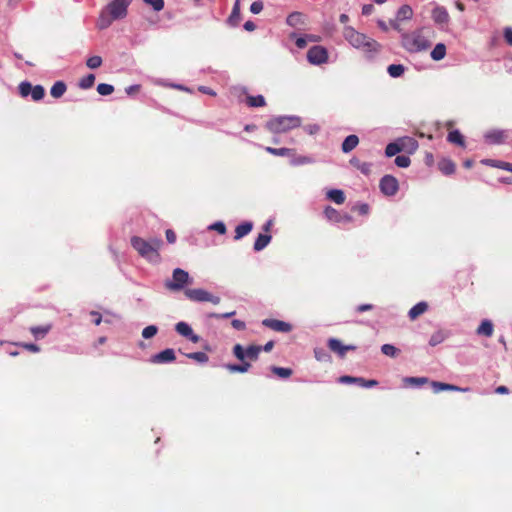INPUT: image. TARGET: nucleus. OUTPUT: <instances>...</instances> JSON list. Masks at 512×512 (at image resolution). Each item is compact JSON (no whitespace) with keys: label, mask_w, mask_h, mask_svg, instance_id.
Instances as JSON below:
<instances>
[{"label":"nucleus","mask_w":512,"mask_h":512,"mask_svg":"<svg viewBox=\"0 0 512 512\" xmlns=\"http://www.w3.org/2000/svg\"><path fill=\"white\" fill-rule=\"evenodd\" d=\"M132 0H113L101 11L97 21L99 29L108 28L113 21L124 19Z\"/></svg>","instance_id":"f257e3e1"},{"label":"nucleus","mask_w":512,"mask_h":512,"mask_svg":"<svg viewBox=\"0 0 512 512\" xmlns=\"http://www.w3.org/2000/svg\"><path fill=\"white\" fill-rule=\"evenodd\" d=\"M163 244L160 238H151L145 240L138 236L131 238L132 247L139 253L143 258L149 261H156L159 258V250Z\"/></svg>","instance_id":"f03ea898"},{"label":"nucleus","mask_w":512,"mask_h":512,"mask_svg":"<svg viewBox=\"0 0 512 512\" xmlns=\"http://www.w3.org/2000/svg\"><path fill=\"white\" fill-rule=\"evenodd\" d=\"M402 46L410 53H417L427 50L431 46L429 37L425 35L424 29L402 35Z\"/></svg>","instance_id":"7ed1b4c3"},{"label":"nucleus","mask_w":512,"mask_h":512,"mask_svg":"<svg viewBox=\"0 0 512 512\" xmlns=\"http://www.w3.org/2000/svg\"><path fill=\"white\" fill-rule=\"evenodd\" d=\"M301 125V119L296 116H278L266 123V128L275 134L286 133Z\"/></svg>","instance_id":"20e7f679"},{"label":"nucleus","mask_w":512,"mask_h":512,"mask_svg":"<svg viewBox=\"0 0 512 512\" xmlns=\"http://www.w3.org/2000/svg\"><path fill=\"white\" fill-rule=\"evenodd\" d=\"M354 48L361 50L367 57L372 58L381 50V45L365 34L354 33Z\"/></svg>","instance_id":"39448f33"},{"label":"nucleus","mask_w":512,"mask_h":512,"mask_svg":"<svg viewBox=\"0 0 512 512\" xmlns=\"http://www.w3.org/2000/svg\"><path fill=\"white\" fill-rule=\"evenodd\" d=\"M261 351L262 346L260 345H249L247 348H244L241 344H235L232 350L233 355L240 362L258 360Z\"/></svg>","instance_id":"423d86ee"},{"label":"nucleus","mask_w":512,"mask_h":512,"mask_svg":"<svg viewBox=\"0 0 512 512\" xmlns=\"http://www.w3.org/2000/svg\"><path fill=\"white\" fill-rule=\"evenodd\" d=\"M189 282V274L181 268L173 271L172 280L165 281V287L170 291H179Z\"/></svg>","instance_id":"0eeeda50"},{"label":"nucleus","mask_w":512,"mask_h":512,"mask_svg":"<svg viewBox=\"0 0 512 512\" xmlns=\"http://www.w3.org/2000/svg\"><path fill=\"white\" fill-rule=\"evenodd\" d=\"M18 89L21 97L25 98L31 95L34 101H40L45 96V89L42 85L32 86L28 81L21 82Z\"/></svg>","instance_id":"6e6552de"},{"label":"nucleus","mask_w":512,"mask_h":512,"mask_svg":"<svg viewBox=\"0 0 512 512\" xmlns=\"http://www.w3.org/2000/svg\"><path fill=\"white\" fill-rule=\"evenodd\" d=\"M185 296L194 302H211L215 305L220 303V298L214 296L204 289H186Z\"/></svg>","instance_id":"1a4fd4ad"},{"label":"nucleus","mask_w":512,"mask_h":512,"mask_svg":"<svg viewBox=\"0 0 512 512\" xmlns=\"http://www.w3.org/2000/svg\"><path fill=\"white\" fill-rule=\"evenodd\" d=\"M409 146L412 149H416L418 147V143L413 138H402L396 142L389 143L386 146L385 154L387 157L395 156L397 153L404 150L405 147Z\"/></svg>","instance_id":"9d476101"},{"label":"nucleus","mask_w":512,"mask_h":512,"mask_svg":"<svg viewBox=\"0 0 512 512\" xmlns=\"http://www.w3.org/2000/svg\"><path fill=\"white\" fill-rule=\"evenodd\" d=\"M381 192L386 196H394L399 189L398 180L392 175H385L379 183Z\"/></svg>","instance_id":"9b49d317"},{"label":"nucleus","mask_w":512,"mask_h":512,"mask_svg":"<svg viewBox=\"0 0 512 512\" xmlns=\"http://www.w3.org/2000/svg\"><path fill=\"white\" fill-rule=\"evenodd\" d=\"M307 59L310 63L320 65L328 59L327 50L322 46H313L307 52Z\"/></svg>","instance_id":"f8f14e48"},{"label":"nucleus","mask_w":512,"mask_h":512,"mask_svg":"<svg viewBox=\"0 0 512 512\" xmlns=\"http://www.w3.org/2000/svg\"><path fill=\"white\" fill-rule=\"evenodd\" d=\"M262 324L277 332L288 333L292 330V325L277 319H264Z\"/></svg>","instance_id":"ddd939ff"},{"label":"nucleus","mask_w":512,"mask_h":512,"mask_svg":"<svg viewBox=\"0 0 512 512\" xmlns=\"http://www.w3.org/2000/svg\"><path fill=\"white\" fill-rule=\"evenodd\" d=\"M176 359L175 352L171 348H167L155 355H153L150 359L152 363L160 364V363H170Z\"/></svg>","instance_id":"4468645a"},{"label":"nucleus","mask_w":512,"mask_h":512,"mask_svg":"<svg viewBox=\"0 0 512 512\" xmlns=\"http://www.w3.org/2000/svg\"><path fill=\"white\" fill-rule=\"evenodd\" d=\"M484 138L489 144H502L506 139V133L503 130L493 129L486 132Z\"/></svg>","instance_id":"2eb2a0df"},{"label":"nucleus","mask_w":512,"mask_h":512,"mask_svg":"<svg viewBox=\"0 0 512 512\" xmlns=\"http://www.w3.org/2000/svg\"><path fill=\"white\" fill-rule=\"evenodd\" d=\"M431 387L434 393H439L441 391H460V392H467L470 389L469 388H461L459 386L443 383L439 381H432Z\"/></svg>","instance_id":"dca6fc26"},{"label":"nucleus","mask_w":512,"mask_h":512,"mask_svg":"<svg viewBox=\"0 0 512 512\" xmlns=\"http://www.w3.org/2000/svg\"><path fill=\"white\" fill-rule=\"evenodd\" d=\"M324 215L327 220L335 223H340L342 221H349V217L346 215H342L336 209L331 206H326L324 209Z\"/></svg>","instance_id":"f3484780"},{"label":"nucleus","mask_w":512,"mask_h":512,"mask_svg":"<svg viewBox=\"0 0 512 512\" xmlns=\"http://www.w3.org/2000/svg\"><path fill=\"white\" fill-rule=\"evenodd\" d=\"M328 347L332 352L338 354L341 357H343L350 349H352V346L343 345L339 340L334 338L329 339Z\"/></svg>","instance_id":"a211bd4d"},{"label":"nucleus","mask_w":512,"mask_h":512,"mask_svg":"<svg viewBox=\"0 0 512 512\" xmlns=\"http://www.w3.org/2000/svg\"><path fill=\"white\" fill-rule=\"evenodd\" d=\"M433 21L437 24H446L449 21V14L444 7L438 6L432 10Z\"/></svg>","instance_id":"6ab92c4d"},{"label":"nucleus","mask_w":512,"mask_h":512,"mask_svg":"<svg viewBox=\"0 0 512 512\" xmlns=\"http://www.w3.org/2000/svg\"><path fill=\"white\" fill-rule=\"evenodd\" d=\"M253 228L252 222H243L235 228L234 240H239L248 235Z\"/></svg>","instance_id":"aec40b11"},{"label":"nucleus","mask_w":512,"mask_h":512,"mask_svg":"<svg viewBox=\"0 0 512 512\" xmlns=\"http://www.w3.org/2000/svg\"><path fill=\"white\" fill-rule=\"evenodd\" d=\"M494 326L490 320H483L478 326L476 333L481 336L491 337L493 335Z\"/></svg>","instance_id":"412c9836"},{"label":"nucleus","mask_w":512,"mask_h":512,"mask_svg":"<svg viewBox=\"0 0 512 512\" xmlns=\"http://www.w3.org/2000/svg\"><path fill=\"white\" fill-rule=\"evenodd\" d=\"M326 197L328 200L336 204H343L346 199L344 192L340 189H331L327 191Z\"/></svg>","instance_id":"4be33fe9"},{"label":"nucleus","mask_w":512,"mask_h":512,"mask_svg":"<svg viewBox=\"0 0 512 512\" xmlns=\"http://www.w3.org/2000/svg\"><path fill=\"white\" fill-rule=\"evenodd\" d=\"M428 309V304L426 302H419L417 303L416 305H414L410 310H409V318L411 320H415L416 318H418L420 315H422L423 313H425Z\"/></svg>","instance_id":"5701e85b"},{"label":"nucleus","mask_w":512,"mask_h":512,"mask_svg":"<svg viewBox=\"0 0 512 512\" xmlns=\"http://www.w3.org/2000/svg\"><path fill=\"white\" fill-rule=\"evenodd\" d=\"M241 14H240V0H236L232 9V12L228 18V23L231 26H237L240 23Z\"/></svg>","instance_id":"b1692460"},{"label":"nucleus","mask_w":512,"mask_h":512,"mask_svg":"<svg viewBox=\"0 0 512 512\" xmlns=\"http://www.w3.org/2000/svg\"><path fill=\"white\" fill-rule=\"evenodd\" d=\"M67 90V85L63 81H56L50 89V95L58 99L62 97Z\"/></svg>","instance_id":"393cba45"},{"label":"nucleus","mask_w":512,"mask_h":512,"mask_svg":"<svg viewBox=\"0 0 512 512\" xmlns=\"http://www.w3.org/2000/svg\"><path fill=\"white\" fill-rule=\"evenodd\" d=\"M439 170L445 175H451L455 172V163L450 159H442L438 162Z\"/></svg>","instance_id":"a878e982"},{"label":"nucleus","mask_w":512,"mask_h":512,"mask_svg":"<svg viewBox=\"0 0 512 512\" xmlns=\"http://www.w3.org/2000/svg\"><path fill=\"white\" fill-rule=\"evenodd\" d=\"M251 363L249 361L241 362V364H227L226 369L231 373H246L250 370Z\"/></svg>","instance_id":"bb28decb"},{"label":"nucleus","mask_w":512,"mask_h":512,"mask_svg":"<svg viewBox=\"0 0 512 512\" xmlns=\"http://www.w3.org/2000/svg\"><path fill=\"white\" fill-rule=\"evenodd\" d=\"M51 330V325H41V326H33L30 328V332L35 337V339L44 338L48 332Z\"/></svg>","instance_id":"cd10ccee"},{"label":"nucleus","mask_w":512,"mask_h":512,"mask_svg":"<svg viewBox=\"0 0 512 512\" xmlns=\"http://www.w3.org/2000/svg\"><path fill=\"white\" fill-rule=\"evenodd\" d=\"M271 241V236L268 234H259L256 238L253 248L255 251L263 250Z\"/></svg>","instance_id":"c85d7f7f"},{"label":"nucleus","mask_w":512,"mask_h":512,"mask_svg":"<svg viewBox=\"0 0 512 512\" xmlns=\"http://www.w3.org/2000/svg\"><path fill=\"white\" fill-rule=\"evenodd\" d=\"M430 55L434 61L442 60L446 56V46L443 43L436 44Z\"/></svg>","instance_id":"c756f323"},{"label":"nucleus","mask_w":512,"mask_h":512,"mask_svg":"<svg viewBox=\"0 0 512 512\" xmlns=\"http://www.w3.org/2000/svg\"><path fill=\"white\" fill-rule=\"evenodd\" d=\"M246 104L249 107H263L266 105L265 98L262 95L257 96H247Z\"/></svg>","instance_id":"7c9ffc66"},{"label":"nucleus","mask_w":512,"mask_h":512,"mask_svg":"<svg viewBox=\"0 0 512 512\" xmlns=\"http://www.w3.org/2000/svg\"><path fill=\"white\" fill-rule=\"evenodd\" d=\"M447 140L462 147L465 145L464 137L458 130L449 132Z\"/></svg>","instance_id":"2f4dec72"},{"label":"nucleus","mask_w":512,"mask_h":512,"mask_svg":"<svg viewBox=\"0 0 512 512\" xmlns=\"http://www.w3.org/2000/svg\"><path fill=\"white\" fill-rule=\"evenodd\" d=\"M404 71L405 67L402 64H391L387 68L388 74L393 78L402 76Z\"/></svg>","instance_id":"473e14b6"},{"label":"nucleus","mask_w":512,"mask_h":512,"mask_svg":"<svg viewBox=\"0 0 512 512\" xmlns=\"http://www.w3.org/2000/svg\"><path fill=\"white\" fill-rule=\"evenodd\" d=\"M413 15L412 8L408 5H403L399 8L397 12V18L399 20H407L410 19Z\"/></svg>","instance_id":"72a5a7b5"},{"label":"nucleus","mask_w":512,"mask_h":512,"mask_svg":"<svg viewBox=\"0 0 512 512\" xmlns=\"http://www.w3.org/2000/svg\"><path fill=\"white\" fill-rule=\"evenodd\" d=\"M287 23L290 26H297L303 24V14L300 12H293L287 17Z\"/></svg>","instance_id":"f704fd0d"},{"label":"nucleus","mask_w":512,"mask_h":512,"mask_svg":"<svg viewBox=\"0 0 512 512\" xmlns=\"http://www.w3.org/2000/svg\"><path fill=\"white\" fill-rule=\"evenodd\" d=\"M175 330L182 336L188 337L193 331L192 328L186 322H178L175 326Z\"/></svg>","instance_id":"c9c22d12"},{"label":"nucleus","mask_w":512,"mask_h":512,"mask_svg":"<svg viewBox=\"0 0 512 512\" xmlns=\"http://www.w3.org/2000/svg\"><path fill=\"white\" fill-rule=\"evenodd\" d=\"M265 150L274 155V156H290L292 155V150L289 148H272L266 147Z\"/></svg>","instance_id":"e433bc0d"},{"label":"nucleus","mask_w":512,"mask_h":512,"mask_svg":"<svg viewBox=\"0 0 512 512\" xmlns=\"http://www.w3.org/2000/svg\"><path fill=\"white\" fill-rule=\"evenodd\" d=\"M95 82V75L94 74H88L85 77L81 78L79 81V87L81 89H89L94 85Z\"/></svg>","instance_id":"4c0bfd02"},{"label":"nucleus","mask_w":512,"mask_h":512,"mask_svg":"<svg viewBox=\"0 0 512 512\" xmlns=\"http://www.w3.org/2000/svg\"><path fill=\"white\" fill-rule=\"evenodd\" d=\"M271 370L275 375H277L280 378H289L293 373L292 369L284 367L273 366Z\"/></svg>","instance_id":"58836bf2"},{"label":"nucleus","mask_w":512,"mask_h":512,"mask_svg":"<svg viewBox=\"0 0 512 512\" xmlns=\"http://www.w3.org/2000/svg\"><path fill=\"white\" fill-rule=\"evenodd\" d=\"M381 351L384 355L389 357H396L399 354V349L391 344H384L381 347Z\"/></svg>","instance_id":"ea45409f"},{"label":"nucleus","mask_w":512,"mask_h":512,"mask_svg":"<svg viewBox=\"0 0 512 512\" xmlns=\"http://www.w3.org/2000/svg\"><path fill=\"white\" fill-rule=\"evenodd\" d=\"M186 356L190 359H193V360L199 362V363H206L209 360L208 355L204 352H193V353L186 354Z\"/></svg>","instance_id":"a19ab883"},{"label":"nucleus","mask_w":512,"mask_h":512,"mask_svg":"<svg viewBox=\"0 0 512 512\" xmlns=\"http://www.w3.org/2000/svg\"><path fill=\"white\" fill-rule=\"evenodd\" d=\"M404 382L406 384L420 386V385L428 383V378H426V377H406V378H404Z\"/></svg>","instance_id":"79ce46f5"},{"label":"nucleus","mask_w":512,"mask_h":512,"mask_svg":"<svg viewBox=\"0 0 512 512\" xmlns=\"http://www.w3.org/2000/svg\"><path fill=\"white\" fill-rule=\"evenodd\" d=\"M97 92L102 96H107L114 92V87L110 84L100 83L97 86Z\"/></svg>","instance_id":"37998d69"},{"label":"nucleus","mask_w":512,"mask_h":512,"mask_svg":"<svg viewBox=\"0 0 512 512\" xmlns=\"http://www.w3.org/2000/svg\"><path fill=\"white\" fill-rule=\"evenodd\" d=\"M86 65L90 69H96L102 65V58L100 56H91L87 59Z\"/></svg>","instance_id":"c03bdc74"},{"label":"nucleus","mask_w":512,"mask_h":512,"mask_svg":"<svg viewBox=\"0 0 512 512\" xmlns=\"http://www.w3.org/2000/svg\"><path fill=\"white\" fill-rule=\"evenodd\" d=\"M354 384H357L361 387H372L376 386L378 382L376 380H365L360 377H354Z\"/></svg>","instance_id":"a18cd8bd"},{"label":"nucleus","mask_w":512,"mask_h":512,"mask_svg":"<svg viewBox=\"0 0 512 512\" xmlns=\"http://www.w3.org/2000/svg\"><path fill=\"white\" fill-rule=\"evenodd\" d=\"M411 160L408 156L399 155L395 158V164L400 168H406L410 165Z\"/></svg>","instance_id":"49530a36"},{"label":"nucleus","mask_w":512,"mask_h":512,"mask_svg":"<svg viewBox=\"0 0 512 512\" xmlns=\"http://www.w3.org/2000/svg\"><path fill=\"white\" fill-rule=\"evenodd\" d=\"M143 2L152 6V8L157 12L164 8V0H143Z\"/></svg>","instance_id":"de8ad7c7"},{"label":"nucleus","mask_w":512,"mask_h":512,"mask_svg":"<svg viewBox=\"0 0 512 512\" xmlns=\"http://www.w3.org/2000/svg\"><path fill=\"white\" fill-rule=\"evenodd\" d=\"M158 328L154 325H149L145 327L142 331V336L146 339L151 338L156 335Z\"/></svg>","instance_id":"09e8293b"},{"label":"nucleus","mask_w":512,"mask_h":512,"mask_svg":"<svg viewBox=\"0 0 512 512\" xmlns=\"http://www.w3.org/2000/svg\"><path fill=\"white\" fill-rule=\"evenodd\" d=\"M209 229L217 231L219 234L226 233V226L223 222H216L212 224Z\"/></svg>","instance_id":"8fccbe9b"},{"label":"nucleus","mask_w":512,"mask_h":512,"mask_svg":"<svg viewBox=\"0 0 512 512\" xmlns=\"http://www.w3.org/2000/svg\"><path fill=\"white\" fill-rule=\"evenodd\" d=\"M443 335L442 333L438 332V333H435L431 336L430 340H429V344L431 346H436L437 344L441 343L443 341Z\"/></svg>","instance_id":"3c124183"},{"label":"nucleus","mask_w":512,"mask_h":512,"mask_svg":"<svg viewBox=\"0 0 512 512\" xmlns=\"http://www.w3.org/2000/svg\"><path fill=\"white\" fill-rule=\"evenodd\" d=\"M263 10V3L261 1H255L250 6V11L253 14H258Z\"/></svg>","instance_id":"603ef678"},{"label":"nucleus","mask_w":512,"mask_h":512,"mask_svg":"<svg viewBox=\"0 0 512 512\" xmlns=\"http://www.w3.org/2000/svg\"><path fill=\"white\" fill-rule=\"evenodd\" d=\"M342 149L344 152H349L352 150V135H348L343 144H342Z\"/></svg>","instance_id":"864d4df0"},{"label":"nucleus","mask_w":512,"mask_h":512,"mask_svg":"<svg viewBox=\"0 0 512 512\" xmlns=\"http://www.w3.org/2000/svg\"><path fill=\"white\" fill-rule=\"evenodd\" d=\"M231 325L234 329L239 330V331H242L246 328L245 322L242 320H238V319L232 320Z\"/></svg>","instance_id":"5fc2aeb1"},{"label":"nucleus","mask_w":512,"mask_h":512,"mask_svg":"<svg viewBox=\"0 0 512 512\" xmlns=\"http://www.w3.org/2000/svg\"><path fill=\"white\" fill-rule=\"evenodd\" d=\"M21 346L24 349H26V350H28L30 352H33V353H37V352L40 351V347L38 345H36V344H33V343H23V344H21Z\"/></svg>","instance_id":"6e6d98bb"},{"label":"nucleus","mask_w":512,"mask_h":512,"mask_svg":"<svg viewBox=\"0 0 512 512\" xmlns=\"http://www.w3.org/2000/svg\"><path fill=\"white\" fill-rule=\"evenodd\" d=\"M504 38H505V41L507 42V44L512 46V28H510V27L505 28Z\"/></svg>","instance_id":"4d7b16f0"},{"label":"nucleus","mask_w":512,"mask_h":512,"mask_svg":"<svg viewBox=\"0 0 512 512\" xmlns=\"http://www.w3.org/2000/svg\"><path fill=\"white\" fill-rule=\"evenodd\" d=\"M496 167L512 172V163L499 161Z\"/></svg>","instance_id":"13d9d810"},{"label":"nucleus","mask_w":512,"mask_h":512,"mask_svg":"<svg viewBox=\"0 0 512 512\" xmlns=\"http://www.w3.org/2000/svg\"><path fill=\"white\" fill-rule=\"evenodd\" d=\"M90 315L93 317V322L95 325H100L102 322V316L99 312L91 311Z\"/></svg>","instance_id":"bf43d9fd"},{"label":"nucleus","mask_w":512,"mask_h":512,"mask_svg":"<svg viewBox=\"0 0 512 512\" xmlns=\"http://www.w3.org/2000/svg\"><path fill=\"white\" fill-rule=\"evenodd\" d=\"M166 239L169 243H174L176 241V234L173 230L168 229L166 230Z\"/></svg>","instance_id":"052dcab7"},{"label":"nucleus","mask_w":512,"mask_h":512,"mask_svg":"<svg viewBox=\"0 0 512 512\" xmlns=\"http://www.w3.org/2000/svg\"><path fill=\"white\" fill-rule=\"evenodd\" d=\"M373 10H374V6L372 4H365L362 7V14L365 16H368L373 12Z\"/></svg>","instance_id":"680f3d73"},{"label":"nucleus","mask_w":512,"mask_h":512,"mask_svg":"<svg viewBox=\"0 0 512 512\" xmlns=\"http://www.w3.org/2000/svg\"><path fill=\"white\" fill-rule=\"evenodd\" d=\"M235 311H231V312H227V313H223V314H217V313H213L211 314V317H215V318H230L232 316L235 315Z\"/></svg>","instance_id":"e2e57ef3"},{"label":"nucleus","mask_w":512,"mask_h":512,"mask_svg":"<svg viewBox=\"0 0 512 512\" xmlns=\"http://www.w3.org/2000/svg\"><path fill=\"white\" fill-rule=\"evenodd\" d=\"M357 210L359 214L361 215H367L369 213V205L368 204H361L357 207Z\"/></svg>","instance_id":"0e129e2a"},{"label":"nucleus","mask_w":512,"mask_h":512,"mask_svg":"<svg viewBox=\"0 0 512 512\" xmlns=\"http://www.w3.org/2000/svg\"><path fill=\"white\" fill-rule=\"evenodd\" d=\"M315 357L321 361V360H324L326 357H328L326 355V353L324 351H322L321 349H315Z\"/></svg>","instance_id":"69168bd1"},{"label":"nucleus","mask_w":512,"mask_h":512,"mask_svg":"<svg viewBox=\"0 0 512 512\" xmlns=\"http://www.w3.org/2000/svg\"><path fill=\"white\" fill-rule=\"evenodd\" d=\"M338 382L350 384V383H352V376H350V375L341 376L338 378Z\"/></svg>","instance_id":"338daca9"},{"label":"nucleus","mask_w":512,"mask_h":512,"mask_svg":"<svg viewBox=\"0 0 512 512\" xmlns=\"http://www.w3.org/2000/svg\"><path fill=\"white\" fill-rule=\"evenodd\" d=\"M304 129L309 134H314L319 130V127L317 125H309V126H306Z\"/></svg>","instance_id":"774afa93"}]
</instances>
